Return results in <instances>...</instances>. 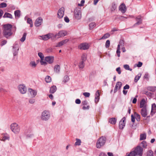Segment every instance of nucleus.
Segmentation results:
<instances>
[{
    "instance_id": "f257e3e1",
    "label": "nucleus",
    "mask_w": 156,
    "mask_h": 156,
    "mask_svg": "<svg viewBox=\"0 0 156 156\" xmlns=\"http://www.w3.org/2000/svg\"><path fill=\"white\" fill-rule=\"evenodd\" d=\"M143 153V149L140 146H137L134 150L130 152V154H133L134 156L137 155L141 156Z\"/></svg>"
},
{
    "instance_id": "f03ea898",
    "label": "nucleus",
    "mask_w": 156,
    "mask_h": 156,
    "mask_svg": "<svg viewBox=\"0 0 156 156\" xmlns=\"http://www.w3.org/2000/svg\"><path fill=\"white\" fill-rule=\"evenodd\" d=\"M10 129L14 133H18L20 130V128L18 124L16 123H12L10 126Z\"/></svg>"
},
{
    "instance_id": "7ed1b4c3",
    "label": "nucleus",
    "mask_w": 156,
    "mask_h": 156,
    "mask_svg": "<svg viewBox=\"0 0 156 156\" xmlns=\"http://www.w3.org/2000/svg\"><path fill=\"white\" fill-rule=\"evenodd\" d=\"M106 138L104 136H101L98 140L96 143V147L99 148L105 144Z\"/></svg>"
},
{
    "instance_id": "20e7f679",
    "label": "nucleus",
    "mask_w": 156,
    "mask_h": 156,
    "mask_svg": "<svg viewBox=\"0 0 156 156\" xmlns=\"http://www.w3.org/2000/svg\"><path fill=\"white\" fill-rule=\"evenodd\" d=\"M74 14L75 17L76 19H80L82 16L81 9L79 7L76 8L74 11Z\"/></svg>"
},
{
    "instance_id": "39448f33",
    "label": "nucleus",
    "mask_w": 156,
    "mask_h": 156,
    "mask_svg": "<svg viewBox=\"0 0 156 156\" xmlns=\"http://www.w3.org/2000/svg\"><path fill=\"white\" fill-rule=\"evenodd\" d=\"M67 34V32L64 30H60L55 35H54L53 38H59L66 35Z\"/></svg>"
},
{
    "instance_id": "423d86ee",
    "label": "nucleus",
    "mask_w": 156,
    "mask_h": 156,
    "mask_svg": "<svg viewBox=\"0 0 156 156\" xmlns=\"http://www.w3.org/2000/svg\"><path fill=\"white\" fill-rule=\"evenodd\" d=\"M50 115L48 111L45 110L42 113L41 119L44 121L48 120L50 118Z\"/></svg>"
},
{
    "instance_id": "0eeeda50",
    "label": "nucleus",
    "mask_w": 156,
    "mask_h": 156,
    "mask_svg": "<svg viewBox=\"0 0 156 156\" xmlns=\"http://www.w3.org/2000/svg\"><path fill=\"white\" fill-rule=\"evenodd\" d=\"M54 34L52 33H49L46 35L41 36L42 39L44 41H47L50 38H51L52 39L53 38Z\"/></svg>"
},
{
    "instance_id": "6e6552de",
    "label": "nucleus",
    "mask_w": 156,
    "mask_h": 156,
    "mask_svg": "<svg viewBox=\"0 0 156 156\" xmlns=\"http://www.w3.org/2000/svg\"><path fill=\"white\" fill-rule=\"evenodd\" d=\"M119 10L122 13H125L127 10V7L124 3L121 4L119 7Z\"/></svg>"
},
{
    "instance_id": "1a4fd4ad",
    "label": "nucleus",
    "mask_w": 156,
    "mask_h": 156,
    "mask_svg": "<svg viewBox=\"0 0 156 156\" xmlns=\"http://www.w3.org/2000/svg\"><path fill=\"white\" fill-rule=\"evenodd\" d=\"M65 9L63 7H62L58 10V17L61 19L63 17L64 14Z\"/></svg>"
},
{
    "instance_id": "9d476101",
    "label": "nucleus",
    "mask_w": 156,
    "mask_h": 156,
    "mask_svg": "<svg viewBox=\"0 0 156 156\" xmlns=\"http://www.w3.org/2000/svg\"><path fill=\"white\" fill-rule=\"evenodd\" d=\"M18 89L20 92L22 94H25L27 91L26 87L23 84H21L19 85Z\"/></svg>"
},
{
    "instance_id": "9b49d317",
    "label": "nucleus",
    "mask_w": 156,
    "mask_h": 156,
    "mask_svg": "<svg viewBox=\"0 0 156 156\" xmlns=\"http://www.w3.org/2000/svg\"><path fill=\"white\" fill-rule=\"evenodd\" d=\"M79 48L80 49L85 50L89 48V45L87 43H83L79 45Z\"/></svg>"
},
{
    "instance_id": "f8f14e48",
    "label": "nucleus",
    "mask_w": 156,
    "mask_h": 156,
    "mask_svg": "<svg viewBox=\"0 0 156 156\" xmlns=\"http://www.w3.org/2000/svg\"><path fill=\"white\" fill-rule=\"evenodd\" d=\"M28 91L29 93V94L30 95L32 98L34 97L37 94V91L31 88L28 89Z\"/></svg>"
},
{
    "instance_id": "ddd939ff",
    "label": "nucleus",
    "mask_w": 156,
    "mask_h": 156,
    "mask_svg": "<svg viewBox=\"0 0 156 156\" xmlns=\"http://www.w3.org/2000/svg\"><path fill=\"white\" fill-rule=\"evenodd\" d=\"M4 36L7 38L11 36L12 34V33L11 30L5 31H3Z\"/></svg>"
},
{
    "instance_id": "4468645a",
    "label": "nucleus",
    "mask_w": 156,
    "mask_h": 156,
    "mask_svg": "<svg viewBox=\"0 0 156 156\" xmlns=\"http://www.w3.org/2000/svg\"><path fill=\"white\" fill-rule=\"evenodd\" d=\"M69 41V39H66L65 40H62L61 41L57 43L56 45H55V47H60L66 44L67 42H68Z\"/></svg>"
},
{
    "instance_id": "2eb2a0df",
    "label": "nucleus",
    "mask_w": 156,
    "mask_h": 156,
    "mask_svg": "<svg viewBox=\"0 0 156 156\" xmlns=\"http://www.w3.org/2000/svg\"><path fill=\"white\" fill-rule=\"evenodd\" d=\"M54 57L53 56H48L45 57V60L49 64L52 63L54 61Z\"/></svg>"
},
{
    "instance_id": "dca6fc26",
    "label": "nucleus",
    "mask_w": 156,
    "mask_h": 156,
    "mask_svg": "<svg viewBox=\"0 0 156 156\" xmlns=\"http://www.w3.org/2000/svg\"><path fill=\"white\" fill-rule=\"evenodd\" d=\"M42 21L43 20L41 17L38 18L35 21V25L36 27H38L40 26L42 23Z\"/></svg>"
},
{
    "instance_id": "f3484780",
    "label": "nucleus",
    "mask_w": 156,
    "mask_h": 156,
    "mask_svg": "<svg viewBox=\"0 0 156 156\" xmlns=\"http://www.w3.org/2000/svg\"><path fill=\"white\" fill-rule=\"evenodd\" d=\"M126 118L125 117H123L119 122V128L120 129H122L125 126V120Z\"/></svg>"
},
{
    "instance_id": "a211bd4d",
    "label": "nucleus",
    "mask_w": 156,
    "mask_h": 156,
    "mask_svg": "<svg viewBox=\"0 0 156 156\" xmlns=\"http://www.w3.org/2000/svg\"><path fill=\"white\" fill-rule=\"evenodd\" d=\"M122 83L120 82H118L116 83L114 90V93H115L118 90L120 89L122 86Z\"/></svg>"
},
{
    "instance_id": "6ab92c4d",
    "label": "nucleus",
    "mask_w": 156,
    "mask_h": 156,
    "mask_svg": "<svg viewBox=\"0 0 156 156\" xmlns=\"http://www.w3.org/2000/svg\"><path fill=\"white\" fill-rule=\"evenodd\" d=\"M12 27V25L10 24L4 25L3 26L4 29L3 31L11 30Z\"/></svg>"
},
{
    "instance_id": "aec40b11",
    "label": "nucleus",
    "mask_w": 156,
    "mask_h": 156,
    "mask_svg": "<svg viewBox=\"0 0 156 156\" xmlns=\"http://www.w3.org/2000/svg\"><path fill=\"white\" fill-rule=\"evenodd\" d=\"M141 114L144 117H145L147 115V112L146 107L143 108L141 110Z\"/></svg>"
},
{
    "instance_id": "412c9836",
    "label": "nucleus",
    "mask_w": 156,
    "mask_h": 156,
    "mask_svg": "<svg viewBox=\"0 0 156 156\" xmlns=\"http://www.w3.org/2000/svg\"><path fill=\"white\" fill-rule=\"evenodd\" d=\"M156 112V105L153 104L152 105L151 111V113L152 115L154 114Z\"/></svg>"
},
{
    "instance_id": "4be33fe9",
    "label": "nucleus",
    "mask_w": 156,
    "mask_h": 156,
    "mask_svg": "<svg viewBox=\"0 0 156 156\" xmlns=\"http://www.w3.org/2000/svg\"><path fill=\"white\" fill-rule=\"evenodd\" d=\"M145 101L144 99H143L140 102V108H143L144 107H146L145 105Z\"/></svg>"
},
{
    "instance_id": "5701e85b",
    "label": "nucleus",
    "mask_w": 156,
    "mask_h": 156,
    "mask_svg": "<svg viewBox=\"0 0 156 156\" xmlns=\"http://www.w3.org/2000/svg\"><path fill=\"white\" fill-rule=\"evenodd\" d=\"M116 119L115 118H112L110 119L109 120V122L111 124L114 125L116 122Z\"/></svg>"
},
{
    "instance_id": "b1692460",
    "label": "nucleus",
    "mask_w": 156,
    "mask_h": 156,
    "mask_svg": "<svg viewBox=\"0 0 156 156\" xmlns=\"http://www.w3.org/2000/svg\"><path fill=\"white\" fill-rule=\"evenodd\" d=\"M56 90L57 88L56 86H53L50 88V92L51 93H54L56 91Z\"/></svg>"
},
{
    "instance_id": "393cba45",
    "label": "nucleus",
    "mask_w": 156,
    "mask_h": 156,
    "mask_svg": "<svg viewBox=\"0 0 156 156\" xmlns=\"http://www.w3.org/2000/svg\"><path fill=\"white\" fill-rule=\"evenodd\" d=\"M60 67L58 65L55 66L54 67V71L56 73H58L60 71Z\"/></svg>"
},
{
    "instance_id": "a878e982",
    "label": "nucleus",
    "mask_w": 156,
    "mask_h": 156,
    "mask_svg": "<svg viewBox=\"0 0 156 156\" xmlns=\"http://www.w3.org/2000/svg\"><path fill=\"white\" fill-rule=\"evenodd\" d=\"M3 17L4 18H9L11 19H12V16L11 14L7 12L5 13Z\"/></svg>"
},
{
    "instance_id": "bb28decb",
    "label": "nucleus",
    "mask_w": 156,
    "mask_h": 156,
    "mask_svg": "<svg viewBox=\"0 0 156 156\" xmlns=\"http://www.w3.org/2000/svg\"><path fill=\"white\" fill-rule=\"evenodd\" d=\"M136 20L137 21V22L135 24V25H139L142 23V20L139 16H137L136 18Z\"/></svg>"
},
{
    "instance_id": "cd10ccee",
    "label": "nucleus",
    "mask_w": 156,
    "mask_h": 156,
    "mask_svg": "<svg viewBox=\"0 0 156 156\" xmlns=\"http://www.w3.org/2000/svg\"><path fill=\"white\" fill-rule=\"evenodd\" d=\"M27 33H25L23 34L22 37L20 39V41L22 42H23L25 40L26 36H27Z\"/></svg>"
},
{
    "instance_id": "c85d7f7f",
    "label": "nucleus",
    "mask_w": 156,
    "mask_h": 156,
    "mask_svg": "<svg viewBox=\"0 0 156 156\" xmlns=\"http://www.w3.org/2000/svg\"><path fill=\"white\" fill-rule=\"evenodd\" d=\"M147 89L150 91L154 92L156 90V87L154 86L149 87Z\"/></svg>"
},
{
    "instance_id": "c756f323",
    "label": "nucleus",
    "mask_w": 156,
    "mask_h": 156,
    "mask_svg": "<svg viewBox=\"0 0 156 156\" xmlns=\"http://www.w3.org/2000/svg\"><path fill=\"white\" fill-rule=\"evenodd\" d=\"M14 14L16 17H19L20 15V11L19 10H16L15 11Z\"/></svg>"
},
{
    "instance_id": "7c9ffc66",
    "label": "nucleus",
    "mask_w": 156,
    "mask_h": 156,
    "mask_svg": "<svg viewBox=\"0 0 156 156\" xmlns=\"http://www.w3.org/2000/svg\"><path fill=\"white\" fill-rule=\"evenodd\" d=\"M140 140H145L146 139V135L145 133L141 134L140 136Z\"/></svg>"
},
{
    "instance_id": "2f4dec72",
    "label": "nucleus",
    "mask_w": 156,
    "mask_h": 156,
    "mask_svg": "<svg viewBox=\"0 0 156 156\" xmlns=\"http://www.w3.org/2000/svg\"><path fill=\"white\" fill-rule=\"evenodd\" d=\"M45 80L47 83H50L51 81V78L49 76H47L45 78Z\"/></svg>"
},
{
    "instance_id": "473e14b6",
    "label": "nucleus",
    "mask_w": 156,
    "mask_h": 156,
    "mask_svg": "<svg viewBox=\"0 0 156 156\" xmlns=\"http://www.w3.org/2000/svg\"><path fill=\"white\" fill-rule=\"evenodd\" d=\"M134 115L135 117L136 118V120L138 121H139L140 119V115L139 114L137 113L136 112H135L134 113Z\"/></svg>"
},
{
    "instance_id": "72a5a7b5",
    "label": "nucleus",
    "mask_w": 156,
    "mask_h": 156,
    "mask_svg": "<svg viewBox=\"0 0 156 156\" xmlns=\"http://www.w3.org/2000/svg\"><path fill=\"white\" fill-rule=\"evenodd\" d=\"M9 137L8 136H2V138L0 139L1 140L3 141H5V140H9Z\"/></svg>"
},
{
    "instance_id": "f704fd0d",
    "label": "nucleus",
    "mask_w": 156,
    "mask_h": 156,
    "mask_svg": "<svg viewBox=\"0 0 156 156\" xmlns=\"http://www.w3.org/2000/svg\"><path fill=\"white\" fill-rule=\"evenodd\" d=\"M40 62L41 65L46 66L47 64V62L45 60H44V59H41Z\"/></svg>"
},
{
    "instance_id": "c9c22d12",
    "label": "nucleus",
    "mask_w": 156,
    "mask_h": 156,
    "mask_svg": "<svg viewBox=\"0 0 156 156\" xmlns=\"http://www.w3.org/2000/svg\"><path fill=\"white\" fill-rule=\"evenodd\" d=\"M84 62L83 61H81L79 63V66L80 68L83 69L84 66Z\"/></svg>"
},
{
    "instance_id": "e433bc0d",
    "label": "nucleus",
    "mask_w": 156,
    "mask_h": 156,
    "mask_svg": "<svg viewBox=\"0 0 156 156\" xmlns=\"http://www.w3.org/2000/svg\"><path fill=\"white\" fill-rule=\"evenodd\" d=\"M110 34L108 33H107L105 34L100 39H103L107 38L110 36Z\"/></svg>"
},
{
    "instance_id": "4c0bfd02",
    "label": "nucleus",
    "mask_w": 156,
    "mask_h": 156,
    "mask_svg": "<svg viewBox=\"0 0 156 156\" xmlns=\"http://www.w3.org/2000/svg\"><path fill=\"white\" fill-rule=\"evenodd\" d=\"M69 80V77L67 76H66L64 77L62 82L65 83L68 82Z\"/></svg>"
},
{
    "instance_id": "58836bf2",
    "label": "nucleus",
    "mask_w": 156,
    "mask_h": 156,
    "mask_svg": "<svg viewBox=\"0 0 156 156\" xmlns=\"http://www.w3.org/2000/svg\"><path fill=\"white\" fill-rule=\"evenodd\" d=\"M87 55L85 54L82 55L81 56L82 61L85 62L87 59Z\"/></svg>"
},
{
    "instance_id": "ea45409f",
    "label": "nucleus",
    "mask_w": 156,
    "mask_h": 156,
    "mask_svg": "<svg viewBox=\"0 0 156 156\" xmlns=\"http://www.w3.org/2000/svg\"><path fill=\"white\" fill-rule=\"evenodd\" d=\"M36 65L37 64L34 61H32L30 63V66L33 68H35Z\"/></svg>"
},
{
    "instance_id": "a19ab883",
    "label": "nucleus",
    "mask_w": 156,
    "mask_h": 156,
    "mask_svg": "<svg viewBox=\"0 0 156 156\" xmlns=\"http://www.w3.org/2000/svg\"><path fill=\"white\" fill-rule=\"evenodd\" d=\"M117 8L116 5L114 3L112 4V7L111 9V11H113L115 10Z\"/></svg>"
},
{
    "instance_id": "79ce46f5",
    "label": "nucleus",
    "mask_w": 156,
    "mask_h": 156,
    "mask_svg": "<svg viewBox=\"0 0 156 156\" xmlns=\"http://www.w3.org/2000/svg\"><path fill=\"white\" fill-rule=\"evenodd\" d=\"M76 142H75V145H80L81 143V140L78 139H76Z\"/></svg>"
},
{
    "instance_id": "37998d69",
    "label": "nucleus",
    "mask_w": 156,
    "mask_h": 156,
    "mask_svg": "<svg viewBox=\"0 0 156 156\" xmlns=\"http://www.w3.org/2000/svg\"><path fill=\"white\" fill-rule=\"evenodd\" d=\"M27 22L28 23L30 24V27H33V23L32 20L30 18H28L27 19Z\"/></svg>"
},
{
    "instance_id": "c03bdc74",
    "label": "nucleus",
    "mask_w": 156,
    "mask_h": 156,
    "mask_svg": "<svg viewBox=\"0 0 156 156\" xmlns=\"http://www.w3.org/2000/svg\"><path fill=\"white\" fill-rule=\"evenodd\" d=\"M89 26L90 29H92L95 27V23H91L90 24Z\"/></svg>"
},
{
    "instance_id": "a18cd8bd",
    "label": "nucleus",
    "mask_w": 156,
    "mask_h": 156,
    "mask_svg": "<svg viewBox=\"0 0 156 156\" xmlns=\"http://www.w3.org/2000/svg\"><path fill=\"white\" fill-rule=\"evenodd\" d=\"M141 76V75L140 74H138L135 78L134 79V81L135 82H137L138 81V80L140 79V78Z\"/></svg>"
},
{
    "instance_id": "49530a36",
    "label": "nucleus",
    "mask_w": 156,
    "mask_h": 156,
    "mask_svg": "<svg viewBox=\"0 0 156 156\" xmlns=\"http://www.w3.org/2000/svg\"><path fill=\"white\" fill-rule=\"evenodd\" d=\"M147 156H153V152L151 150L149 151L147 153Z\"/></svg>"
},
{
    "instance_id": "de8ad7c7",
    "label": "nucleus",
    "mask_w": 156,
    "mask_h": 156,
    "mask_svg": "<svg viewBox=\"0 0 156 156\" xmlns=\"http://www.w3.org/2000/svg\"><path fill=\"white\" fill-rule=\"evenodd\" d=\"M124 68L126 70L132 71V69L129 68V66L128 65H125L123 66Z\"/></svg>"
},
{
    "instance_id": "09e8293b",
    "label": "nucleus",
    "mask_w": 156,
    "mask_h": 156,
    "mask_svg": "<svg viewBox=\"0 0 156 156\" xmlns=\"http://www.w3.org/2000/svg\"><path fill=\"white\" fill-rule=\"evenodd\" d=\"M7 6V4L4 2L0 4V8L5 7Z\"/></svg>"
},
{
    "instance_id": "8fccbe9b",
    "label": "nucleus",
    "mask_w": 156,
    "mask_h": 156,
    "mask_svg": "<svg viewBox=\"0 0 156 156\" xmlns=\"http://www.w3.org/2000/svg\"><path fill=\"white\" fill-rule=\"evenodd\" d=\"M38 55L41 58V59H44V55L41 52H39L38 53Z\"/></svg>"
},
{
    "instance_id": "3c124183",
    "label": "nucleus",
    "mask_w": 156,
    "mask_h": 156,
    "mask_svg": "<svg viewBox=\"0 0 156 156\" xmlns=\"http://www.w3.org/2000/svg\"><path fill=\"white\" fill-rule=\"evenodd\" d=\"M110 44V41L109 40H107L105 43V47L106 48H108L109 47Z\"/></svg>"
},
{
    "instance_id": "603ef678",
    "label": "nucleus",
    "mask_w": 156,
    "mask_h": 156,
    "mask_svg": "<svg viewBox=\"0 0 156 156\" xmlns=\"http://www.w3.org/2000/svg\"><path fill=\"white\" fill-rule=\"evenodd\" d=\"M53 49L51 48H50L46 50V52L48 53H50L52 51Z\"/></svg>"
},
{
    "instance_id": "864d4df0",
    "label": "nucleus",
    "mask_w": 156,
    "mask_h": 156,
    "mask_svg": "<svg viewBox=\"0 0 156 156\" xmlns=\"http://www.w3.org/2000/svg\"><path fill=\"white\" fill-rule=\"evenodd\" d=\"M83 95H84L85 97H88L90 96V94L88 92H84L83 93Z\"/></svg>"
},
{
    "instance_id": "5fc2aeb1",
    "label": "nucleus",
    "mask_w": 156,
    "mask_h": 156,
    "mask_svg": "<svg viewBox=\"0 0 156 156\" xmlns=\"http://www.w3.org/2000/svg\"><path fill=\"white\" fill-rule=\"evenodd\" d=\"M29 102L31 104L34 103L35 102V100L34 99H30L29 100Z\"/></svg>"
},
{
    "instance_id": "6e6d98bb",
    "label": "nucleus",
    "mask_w": 156,
    "mask_h": 156,
    "mask_svg": "<svg viewBox=\"0 0 156 156\" xmlns=\"http://www.w3.org/2000/svg\"><path fill=\"white\" fill-rule=\"evenodd\" d=\"M95 95H96V96H95V98H99V96H100V93H99V91L98 90L96 92V94H95Z\"/></svg>"
},
{
    "instance_id": "4d7b16f0",
    "label": "nucleus",
    "mask_w": 156,
    "mask_h": 156,
    "mask_svg": "<svg viewBox=\"0 0 156 156\" xmlns=\"http://www.w3.org/2000/svg\"><path fill=\"white\" fill-rule=\"evenodd\" d=\"M7 41L6 40H3L1 43V45L3 46L7 43Z\"/></svg>"
},
{
    "instance_id": "13d9d810",
    "label": "nucleus",
    "mask_w": 156,
    "mask_h": 156,
    "mask_svg": "<svg viewBox=\"0 0 156 156\" xmlns=\"http://www.w3.org/2000/svg\"><path fill=\"white\" fill-rule=\"evenodd\" d=\"M116 71L118 72V73L119 74H120L121 73V72L120 69V67H119L116 68Z\"/></svg>"
},
{
    "instance_id": "bf43d9fd",
    "label": "nucleus",
    "mask_w": 156,
    "mask_h": 156,
    "mask_svg": "<svg viewBox=\"0 0 156 156\" xmlns=\"http://www.w3.org/2000/svg\"><path fill=\"white\" fill-rule=\"evenodd\" d=\"M89 108V105L83 106L82 108L84 110L88 109Z\"/></svg>"
},
{
    "instance_id": "052dcab7",
    "label": "nucleus",
    "mask_w": 156,
    "mask_h": 156,
    "mask_svg": "<svg viewBox=\"0 0 156 156\" xmlns=\"http://www.w3.org/2000/svg\"><path fill=\"white\" fill-rule=\"evenodd\" d=\"M142 63L140 62H139L138 64H135V65H136V66H137L138 67H141L142 66Z\"/></svg>"
},
{
    "instance_id": "680f3d73",
    "label": "nucleus",
    "mask_w": 156,
    "mask_h": 156,
    "mask_svg": "<svg viewBox=\"0 0 156 156\" xmlns=\"http://www.w3.org/2000/svg\"><path fill=\"white\" fill-rule=\"evenodd\" d=\"M85 2V1L84 0H82L80 2V4H79L78 5L80 6H83L84 4V3Z\"/></svg>"
},
{
    "instance_id": "e2e57ef3",
    "label": "nucleus",
    "mask_w": 156,
    "mask_h": 156,
    "mask_svg": "<svg viewBox=\"0 0 156 156\" xmlns=\"http://www.w3.org/2000/svg\"><path fill=\"white\" fill-rule=\"evenodd\" d=\"M129 88V86L128 84H126L123 87L124 90L128 89Z\"/></svg>"
},
{
    "instance_id": "0e129e2a",
    "label": "nucleus",
    "mask_w": 156,
    "mask_h": 156,
    "mask_svg": "<svg viewBox=\"0 0 156 156\" xmlns=\"http://www.w3.org/2000/svg\"><path fill=\"white\" fill-rule=\"evenodd\" d=\"M75 102L77 104H80L81 103V101L79 99H77L76 100Z\"/></svg>"
},
{
    "instance_id": "69168bd1",
    "label": "nucleus",
    "mask_w": 156,
    "mask_h": 156,
    "mask_svg": "<svg viewBox=\"0 0 156 156\" xmlns=\"http://www.w3.org/2000/svg\"><path fill=\"white\" fill-rule=\"evenodd\" d=\"M64 20L66 23H68L69 21V18L67 17H66L64 18Z\"/></svg>"
},
{
    "instance_id": "338daca9",
    "label": "nucleus",
    "mask_w": 156,
    "mask_h": 156,
    "mask_svg": "<svg viewBox=\"0 0 156 156\" xmlns=\"http://www.w3.org/2000/svg\"><path fill=\"white\" fill-rule=\"evenodd\" d=\"M116 53L117 54V55L118 57H120V49H117L116 51Z\"/></svg>"
},
{
    "instance_id": "774afa93",
    "label": "nucleus",
    "mask_w": 156,
    "mask_h": 156,
    "mask_svg": "<svg viewBox=\"0 0 156 156\" xmlns=\"http://www.w3.org/2000/svg\"><path fill=\"white\" fill-rule=\"evenodd\" d=\"M87 101H83L82 102V104L83 105V106H85V105H87Z\"/></svg>"
}]
</instances>
